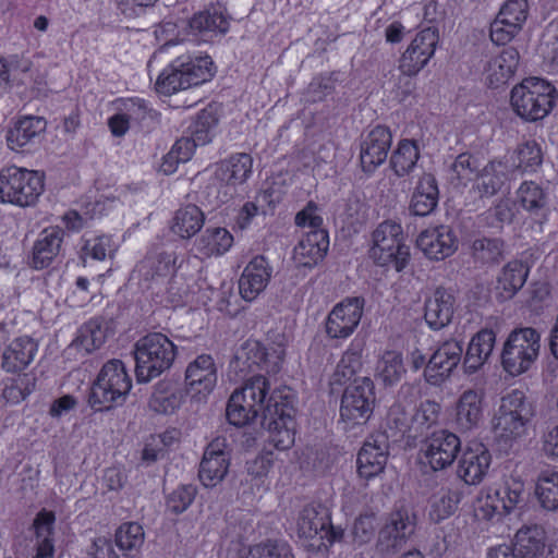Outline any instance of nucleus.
<instances>
[{"label":"nucleus","mask_w":558,"mask_h":558,"mask_svg":"<svg viewBox=\"0 0 558 558\" xmlns=\"http://www.w3.org/2000/svg\"><path fill=\"white\" fill-rule=\"evenodd\" d=\"M286 398L292 400L290 393L283 395L279 390L270 392L268 378L255 375L230 396L226 415L230 424L244 426L259 415L264 418L267 414L277 413Z\"/></svg>","instance_id":"obj_1"},{"label":"nucleus","mask_w":558,"mask_h":558,"mask_svg":"<svg viewBox=\"0 0 558 558\" xmlns=\"http://www.w3.org/2000/svg\"><path fill=\"white\" fill-rule=\"evenodd\" d=\"M132 388V379L121 360H110L101 367L90 387L88 404L94 411H109L122 405Z\"/></svg>","instance_id":"obj_2"},{"label":"nucleus","mask_w":558,"mask_h":558,"mask_svg":"<svg viewBox=\"0 0 558 558\" xmlns=\"http://www.w3.org/2000/svg\"><path fill=\"white\" fill-rule=\"evenodd\" d=\"M177 356V347L161 332L138 339L134 347L135 374L138 383H147L168 371Z\"/></svg>","instance_id":"obj_3"},{"label":"nucleus","mask_w":558,"mask_h":558,"mask_svg":"<svg viewBox=\"0 0 558 558\" xmlns=\"http://www.w3.org/2000/svg\"><path fill=\"white\" fill-rule=\"evenodd\" d=\"M214 75V63L210 57H178L165 69L156 81V90L171 95L207 82Z\"/></svg>","instance_id":"obj_4"},{"label":"nucleus","mask_w":558,"mask_h":558,"mask_svg":"<svg viewBox=\"0 0 558 558\" xmlns=\"http://www.w3.org/2000/svg\"><path fill=\"white\" fill-rule=\"evenodd\" d=\"M557 90L549 82L539 77H527L511 90L514 112L526 121L544 119L553 110Z\"/></svg>","instance_id":"obj_5"},{"label":"nucleus","mask_w":558,"mask_h":558,"mask_svg":"<svg viewBox=\"0 0 558 558\" xmlns=\"http://www.w3.org/2000/svg\"><path fill=\"white\" fill-rule=\"evenodd\" d=\"M541 350V333L532 327L511 330L500 354L501 366L511 376L526 373L536 362Z\"/></svg>","instance_id":"obj_6"},{"label":"nucleus","mask_w":558,"mask_h":558,"mask_svg":"<svg viewBox=\"0 0 558 558\" xmlns=\"http://www.w3.org/2000/svg\"><path fill=\"white\" fill-rule=\"evenodd\" d=\"M43 192L44 177L39 172L16 166L0 170V204L32 206Z\"/></svg>","instance_id":"obj_7"},{"label":"nucleus","mask_w":558,"mask_h":558,"mask_svg":"<svg viewBox=\"0 0 558 558\" xmlns=\"http://www.w3.org/2000/svg\"><path fill=\"white\" fill-rule=\"evenodd\" d=\"M317 209L314 203H308L295 216L296 226L311 228L293 251V258L300 266L316 265L324 258L329 246L328 233L322 229L323 218L317 214Z\"/></svg>","instance_id":"obj_8"},{"label":"nucleus","mask_w":558,"mask_h":558,"mask_svg":"<svg viewBox=\"0 0 558 558\" xmlns=\"http://www.w3.org/2000/svg\"><path fill=\"white\" fill-rule=\"evenodd\" d=\"M401 225L386 220L373 232V245L369 250V257L378 266H392L401 271L410 258V248L403 242Z\"/></svg>","instance_id":"obj_9"},{"label":"nucleus","mask_w":558,"mask_h":558,"mask_svg":"<svg viewBox=\"0 0 558 558\" xmlns=\"http://www.w3.org/2000/svg\"><path fill=\"white\" fill-rule=\"evenodd\" d=\"M534 415L533 404L526 393L513 389L500 400L494 416V429L502 438L515 439L525 432V426Z\"/></svg>","instance_id":"obj_10"},{"label":"nucleus","mask_w":558,"mask_h":558,"mask_svg":"<svg viewBox=\"0 0 558 558\" xmlns=\"http://www.w3.org/2000/svg\"><path fill=\"white\" fill-rule=\"evenodd\" d=\"M375 387L369 377L355 378L341 398L340 423L344 430H351L366 424L373 414Z\"/></svg>","instance_id":"obj_11"},{"label":"nucleus","mask_w":558,"mask_h":558,"mask_svg":"<svg viewBox=\"0 0 558 558\" xmlns=\"http://www.w3.org/2000/svg\"><path fill=\"white\" fill-rule=\"evenodd\" d=\"M416 519L405 509H399L389 514L384 526L379 530L377 550L384 557H391L400 551L414 534Z\"/></svg>","instance_id":"obj_12"},{"label":"nucleus","mask_w":558,"mask_h":558,"mask_svg":"<svg viewBox=\"0 0 558 558\" xmlns=\"http://www.w3.org/2000/svg\"><path fill=\"white\" fill-rule=\"evenodd\" d=\"M253 158L245 153H238L221 161L215 171V178L221 183L217 192V204L228 202L235 193V186L243 184L252 174Z\"/></svg>","instance_id":"obj_13"},{"label":"nucleus","mask_w":558,"mask_h":558,"mask_svg":"<svg viewBox=\"0 0 558 558\" xmlns=\"http://www.w3.org/2000/svg\"><path fill=\"white\" fill-rule=\"evenodd\" d=\"M438 40V31L434 27L417 33L399 60L400 72L407 77L416 75L434 56Z\"/></svg>","instance_id":"obj_14"},{"label":"nucleus","mask_w":558,"mask_h":558,"mask_svg":"<svg viewBox=\"0 0 558 558\" xmlns=\"http://www.w3.org/2000/svg\"><path fill=\"white\" fill-rule=\"evenodd\" d=\"M364 300L348 298L333 306L325 323L330 339H347L359 326L363 315Z\"/></svg>","instance_id":"obj_15"},{"label":"nucleus","mask_w":558,"mask_h":558,"mask_svg":"<svg viewBox=\"0 0 558 558\" xmlns=\"http://www.w3.org/2000/svg\"><path fill=\"white\" fill-rule=\"evenodd\" d=\"M460 449V438L447 429L433 432L422 446L424 459L434 471L445 470L451 465Z\"/></svg>","instance_id":"obj_16"},{"label":"nucleus","mask_w":558,"mask_h":558,"mask_svg":"<svg viewBox=\"0 0 558 558\" xmlns=\"http://www.w3.org/2000/svg\"><path fill=\"white\" fill-rule=\"evenodd\" d=\"M294 408L292 400L286 398L277 413L262 418V426L267 432V441L278 450H287L294 444Z\"/></svg>","instance_id":"obj_17"},{"label":"nucleus","mask_w":558,"mask_h":558,"mask_svg":"<svg viewBox=\"0 0 558 558\" xmlns=\"http://www.w3.org/2000/svg\"><path fill=\"white\" fill-rule=\"evenodd\" d=\"M463 353V347L458 340H447L429 357L424 377L430 385L444 383L458 366Z\"/></svg>","instance_id":"obj_18"},{"label":"nucleus","mask_w":558,"mask_h":558,"mask_svg":"<svg viewBox=\"0 0 558 558\" xmlns=\"http://www.w3.org/2000/svg\"><path fill=\"white\" fill-rule=\"evenodd\" d=\"M392 143V134L387 126L372 129L360 143V161L364 172L372 173L383 165Z\"/></svg>","instance_id":"obj_19"},{"label":"nucleus","mask_w":558,"mask_h":558,"mask_svg":"<svg viewBox=\"0 0 558 558\" xmlns=\"http://www.w3.org/2000/svg\"><path fill=\"white\" fill-rule=\"evenodd\" d=\"M416 245L429 259L442 260L457 251L458 239L451 227L438 226L421 232Z\"/></svg>","instance_id":"obj_20"},{"label":"nucleus","mask_w":558,"mask_h":558,"mask_svg":"<svg viewBox=\"0 0 558 558\" xmlns=\"http://www.w3.org/2000/svg\"><path fill=\"white\" fill-rule=\"evenodd\" d=\"M226 439L216 438L211 441L199 464L198 477L204 486L214 487L226 476L229 469V454L225 450Z\"/></svg>","instance_id":"obj_21"},{"label":"nucleus","mask_w":558,"mask_h":558,"mask_svg":"<svg viewBox=\"0 0 558 558\" xmlns=\"http://www.w3.org/2000/svg\"><path fill=\"white\" fill-rule=\"evenodd\" d=\"M484 418V392L476 389L463 391L456 403L454 424L460 433L480 427Z\"/></svg>","instance_id":"obj_22"},{"label":"nucleus","mask_w":558,"mask_h":558,"mask_svg":"<svg viewBox=\"0 0 558 558\" xmlns=\"http://www.w3.org/2000/svg\"><path fill=\"white\" fill-rule=\"evenodd\" d=\"M271 278V268L267 259L255 256L244 268L239 279V291L243 300L252 302L266 289Z\"/></svg>","instance_id":"obj_23"},{"label":"nucleus","mask_w":558,"mask_h":558,"mask_svg":"<svg viewBox=\"0 0 558 558\" xmlns=\"http://www.w3.org/2000/svg\"><path fill=\"white\" fill-rule=\"evenodd\" d=\"M456 299L451 292L438 287L425 298L424 319L429 328L440 330L448 326L453 317Z\"/></svg>","instance_id":"obj_24"},{"label":"nucleus","mask_w":558,"mask_h":558,"mask_svg":"<svg viewBox=\"0 0 558 558\" xmlns=\"http://www.w3.org/2000/svg\"><path fill=\"white\" fill-rule=\"evenodd\" d=\"M217 366L209 354H201L189 363L185 384L190 391L208 395L217 384Z\"/></svg>","instance_id":"obj_25"},{"label":"nucleus","mask_w":558,"mask_h":558,"mask_svg":"<svg viewBox=\"0 0 558 558\" xmlns=\"http://www.w3.org/2000/svg\"><path fill=\"white\" fill-rule=\"evenodd\" d=\"M490 465V454L483 445L463 451L458 465V476L468 485L480 484Z\"/></svg>","instance_id":"obj_26"},{"label":"nucleus","mask_w":558,"mask_h":558,"mask_svg":"<svg viewBox=\"0 0 558 558\" xmlns=\"http://www.w3.org/2000/svg\"><path fill=\"white\" fill-rule=\"evenodd\" d=\"M64 231L59 227L44 229L33 246L31 266L35 269L49 267L61 251Z\"/></svg>","instance_id":"obj_27"},{"label":"nucleus","mask_w":558,"mask_h":558,"mask_svg":"<svg viewBox=\"0 0 558 558\" xmlns=\"http://www.w3.org/2000/svg\"><path fill=\"white\" fill-rule=\"evenodd\" d=\"M175 257L173 253L160 252L147 255L136 266L134 274L146 284V289H153V283L163 282L174 269Z\"/></svg>","instance_id":"obj_28"},{"label":"nucleus","mask_w":558,"mask_h":558,"mask_svg":"<svg viewBox=\"0 0 558 558\" xmlns=\"http://www.w3.org/2000/svg\"><path fill=\"white\" fill-rule=\"evenodd\" d=\"M547 547V536L543 526L524 525L514 535L511 546L517 558H542Z\"/></svg>","instance_id":"obj_29"},{"label":"nucleus","mask_w":558,"mask_h":558,"mask_svg":"<svg viewBox=\"0 0 558 558\" xmlns=\"http://www.w3.org/2000/svg\"><path fill=\"white\" fill-rule=\"evenodd\" d=\"M38 343L28 336L14 339L2 354V368L8 373L25 369L35 359Z\"/></svg>","instance_id":"obj_30"},{"label":"nucleus","mask_w":558,"mask_h":558,"mask_svg":"<svg viewBox=\"0 0 558 558\" xmlns=\"http://www.w3.org/2000/svg\"><path fill=\"white\" fill-rule=\"evenodd\" d=\"M191 31L205 40L222 36L229 31V20L219 7H213L193 15L189 22Z\"/></svg>","instance_id":"obj_31"},{"label":"nucleus","mask_w":558,"mask_h":558,"mask_svg":"<svg viewBox=\"0 0 558 558\" xmlns=\"http://www.w3.org/2000/svg\"><path fill=\"white\" fill-rule=\"evenodd\" d=\"M46 122L38 117H24L20 119L7 133V143L10 149L19 151L36 143L45 131Z\"/></svg>","instance_id":"obj_32"},{"label":"nucleus","mask_w":558,"mask_h":558,"mask_svg":"<svg viewBox=\"0 0 558 558\" xmlns=\"http://www.w3.org/2000/svg\"><path fill=\"white\" fill-rule=\"evenodd\" d=\"M520 54L514 47L505 48L498 56L489 60L486 72L490 87L497 88L506 84L514 74Z\"/></svg>","instance_id":"obj_33"},{"label":"nucleus","mask_w":558,"mask_h":558,"mask_svg":"<svg viewBox=\"0 0 558 558\" xmlns=\"http://www.w3.org/2000/svg\"><path fill=\"white\" fill-rule=\"evenodd\" d=\"M357 472L361 477L373 478L381 473L387 463V446L378 440L366 441L357 454Z\"/></svg>","instance_id":"obj_34"},{"label":"nucleus","mask_w":558,"mask_h":558,"mask_svg":"<svg viewBox=\"0 0 558 558\" xmlns=\"http://www.w3.org/2000/svg\"><path fill=\"white\" fill-rule=\"evenodd\" d=\"M463 493L458 485L442 486L429 500L428 517L439 523L451 517L458 509Z\"/></svg>","instance_id":"obj_35"},{"label":"nucleus","mask_w":558,"mask_h":558,"mask_svg":"<svg viewBox=\"0 0 558 558\" xmlns=\"http://www.w3.org/2000/svg\"><path fill=\"white\" fill-rule=\"evenodd\" d=\"M508 181L506 166L500 161L488 162L477 174L474 189L480 197H493L499 193Z\"/></svg>","instance_id":"obj_36"},{"label":"nucleus","mask_w":558,"mask_h":558,"mask_svg":"<svg viewBox=\"0 0 558 558\" xmlns=\"http://www.w3.org/2000/svg\"><path fill=\"white\" fill-rule=\"evenodd\" d=\"M330 519L327 509L322 506H305L298 518L296 532L300 537L314 538L318 533L328 531Z\"/></svg>","instance_id":"obj_37"},{"label":"nucleus","mask_w":558,"mask_h":558,"mask_svg":"<svg viewBox=\"0 0 558 558\" xmlns=\"http://www.w3.org/2000/svg\"><path fill=\"white\" fill-rule=\"evenodd\" d=\"M184 393L169 381H159L155 385L149 398V409L158 414H172L183 403Z\"/></svg>","instance_id":"obj_38"},{"label":"nucleus","mask_w":558,"mask_h":558,"mask_svg":"<svg viewBox=\"0 0 558 558\" xmlns=\"http://www.w3.org/2000/svg\"><path fill=\"white\" fill-rule=\"evenodd\" d=\"M494 493L497 496L496 500L501 501L500 508L509 513L523 508L529 496L523 480L513 475L506 476Z\"/></svg>","instance_id":"obj_39"},{"label":"nucleus","mask_w":558,"mask_h":558,"mask_svg":"<svg viewBox=\"0 0 558 558\" xmlns=\"http://www.w3.org/2000/svg\"><path fill=\"white\" fill-rule=\"evenodd\" d=\"M205 216L196 205L179 208L172 219L171 231L181 239H191L203 227Z\"/></svg>","instance_id":"obj_40"},{"label":"nucleus","mask_w":558,"mask_h":558,"mask_svg":"<svg viewBox=\"0 0 558 558\" xmlns=\"http://www.w3.org/2000/svg\"><path fill=\"white\" fill-rule=\"evenodd\" d=\"M56 517L54 513L41 510L37 513L33 522V529L36 534V554L33 558H53L54 547L51 539Z\"/></svg>","instance_id":"obj_41"},{"label":"nucleus","mask_w":558,"mask_h":558,"mask_svg":"<svg viewBox=\"0 0 558 558\" xmlns=\"http://www.w3.org/2000/svg\"><path fill=\"white\" fill-rule=\"evenodd\" d=\"M517 199L523 209L535 216H545L548 193L534 181H524L517 191Z\"/></svg>","instance_id":"obj_42"},{"label":"nucleus","mask_w":558,"mask_h":558,"mask_svg":"<svg viewBox=\"0 0 558 558\" xmlns=\"http://www.w3.org/2000/svg\"><path fill=\"white\" fill-rule=\"evenodd\" d=\"M529 276V267L521 260L506 264L497 277V288L505 298L510 299L524 286Z\"/></svg>","instance_id":"obj_43"},{"label":"nucleus","mask_w":558,"mask_h":558,"mask_svg":"<svg viewBox=\"0 0 558 558\" xmlns=\"http://www.w3.org/2000/svg\"><path fill=\"white\" fill-rule=\"evenodd\" d=\"M106 340V332L98 319H90L77 330L70 348L82 352L83 355L99 349Z\"/></svg>","instance_id":"obj_44"},{"label":"nucleus","mask_w":558,"mask_h":558,"mask_svg":"<svg viewBox=\"0 0 558 558\" xmlns=\"http://www.w3.org/2000/svg\"><path fill=\"white\" fill-rule=\"evenodd\" d=\"M505 241L500 238L478 236L471 243V256L482 265L498 264L504 258Z\"/></svg>","instance_id":"obj_45"},{"label":"nucleus","mask_w":558,"mask_h":558,"mask_svg":"<svg viewBox=\"0 0 558 558\" xmlns=\"http://www.w3.org/2000/svg\"><path fill=\"white\" fill-rule=\"evenodd\" d=\"M363 345L360 341H352L342 354L332 375V384L343 385L350 380L362 367Z\"/></svg>","instance_id":"obj_46"},{"label":"nucleus","mask_w":558,"mask_h":558,"mask_svg":"<svg viewBox=\"0 0 558 558\" xmlns=\"http://www.w3.org/2000/svg\"><path fill=\"white\" fill-rule=\"evenodd\" d=\"M233 243L232 234L225 228H207L197 241V250L206 256L221 255Z\"/></svg>","instance_id":"obj_47"},{"label":"nucleus","mask_w":558,"mask_h":558,"mask_svg":"<svg viewBox=\"0 0 558 558\" xmlns=\"http://www.w3.org/2000/svg\"><path fill=\"white\" fill-rule=\"evenodd\" d=\"M535 495L543 509L558 510V472H541L536 481Z\"/></svg>","instance_id":"obj_48"},{"label":"nucleus","mask_w":558,"mask_h":558,"mask_svg":"<svg viewBox=\"0 0 558 558\" xmlns=\"http://www.w3.org/2000/svg\"><path fill=\"white\" fill-rule=\"evenodd\" d=\"M404 373L402 354L397 351H385L376 364V377L386 386L396 385Z\"/></svg>","instance_id":"obj_49"},{"label":"nucleus","mask_w":558,"mask_h":558,"mask_svg":"<svg viewBox=\"0 0 558 558\" xmlns=\"http://www.w3.org/2000/svg\"><path fill=\"white\" fill-rule=\"evenodd\" d=\"M420 158L418 147L414 141L402 140L390 157V166L398 177H403L415 167Z\"/></svg>","instance_id":"obj_50"},{"label":"nucleus","mask_w":558,"mask_h":558,"mask_svg":"<svg viewBox=\"0 0 558 558\" xmlns=\"http://www.w3.org/2000/svg\"><path fill=\"white\" fill-rule=\"evenodd\" d=\"M441 405L434 400H424L416 408L412 420L411 427L413 429V438L422 436L423 433L435 426L440 416Z\"/></svg>","instance_id":"obj_51"},{"label":"nucleus","mask_w":558,"mask_h":558,"mask_svg":"<svg viewBox=\"0 0 558 558\" xmlns=\"http://www.w3.org/2000/svg\"><path fill=\"white\" fill-rule=\"evenodd\" d=\"M114 539L122 551L133 556L143 546L145 533L137 522H125L117 529Z\"/></svg>","instance_id":"obj_52"},{"label":"nucleus","mask_w":558,"mask_h":558,"mask_svg":"<svg viewBox=\"0 0 558 558\" xmlns=\"http://www.w3.org/2000/svg\"><path fill=\"white\" fill-rule=\"evenodd\" d=\"M197 146L199 145L196 144L190 135L178 140L171 150L165 156L160 166L161 171L166 174L173 173L178 163L186 162L191 159Z\"/></svg>","instance_id":"obj_53"},{"label":"nucleus","mask_w":558,"mask_h":558,"mask_svg":"<svg viewBox=\"0 0 558 558\" xmlns=\"http://www.w3.org/2000/svg\"><path fill=\"white\" fill-rule=\"evenodd\" d=\"M217 118L211 110H202L189 126V135L199 146L211 142L217 125Z\"/></svg>","instance_id":"obj_54"},{"label":"nucleus","mask_w":558,"mask_h":558,"mask_svg":"<svg viewBox=\"0 0 558 558\" xmlns=\"http://www.w3.org/2000/svg\"><path fill=\"white\" fill-rule=\"evenodd\" d=\"M243 558H294L291 546L282 541L254 545Z\"/></svg>","instance_id":"obj_55"},{"label":"nucleus","mask_w":558,"mask_h":558,"mask_svg":"<svg viewBox=\"0 0 558 558\" xmlns=\"http://www.w3.org/2000/svg\"><path fill=\"white\" fill-rule=\"evenodd\" d=\"M197 489L192 484L181 485L167 497L168 509L175 514L184 512L193 502Z\"/></svg>","instance_id":"obj_56"},{"label":"nucleus","mask_w":558,"mask_h":558,"mask_svg":"<svg viewBox=\"0 0 558 558\" xmlns=\"http://www.w3.org/2000/svg\"><path fill=\"white\" fill-rule=\"evenodd\" d=\"M498 15L508 24L523 27L529 15L527 0H507L500 8Z\"/></svg>","instance_id":"obj_57"},{"label":"nucleus","mask_w":558,"mask_h":558,"mask_svg":"<svg viewBox=\"0 0 558 558\" xmlns=\"http://www.w3.org/2000/svg\"><path fill=\"white\" fill-rule=\"evenodd\" d=\"M519 168L535 171L542 165L543 154L535 141H526L518 147Z\"/></svg>","instance_id":"obj_58"},{"label":"nucleus","mask_w":558,"mask_h":558,"mask_svg":"<svg viewBox=\"0 0 558 558\" xmlns=\"http://www.w3.org/2000/svg\"><path fill=\"white\" fill-rule=\"evenodd\" d=\"M252 350H255L260 355L259 362L265 364L268 373L276 374L280 371L286 355V350L282 345L277 344L265 348L256 342Z\"/></svg>","instance_id":"obj_59"},{"label":"nucleus","mask_w":558,"mask_h":558,"mask_svg":"<svg viewBox=\"0 0 558 558\" xmlns=\"http://www.w3.org/2000/svg\"><path fill=\"white\" fill-rule=\"evenodd\" d=\"M522 28L508 24V21H502L498 14L490 24L489 36L494 44L500 46L510 43Z\"/></svg>","instance_id":"obj_60"},{"label":"nucleus","mask_w":558,"mask_h":558,"mask_svg":"<svg viewBox=\"0 0 558 558\" xmlns=\"http://www.w3.org/2000/svg\"><path fill=\"white\" fill-rule=\"evenodd\" d=\"M496 494L488 493L485 497L478 499V506L475 509L476 517L483 520L501 519L509 512L506 509L500 508L501 501H497Z\"/></svg>","instance_id":"obj_61"},{"label":"nucleus","mask_w":558,"mask_h":558,"mask_svg":"<svg viewBox=\"0 0 558 558\" xmlns=\"http://www.w3.org/2000/svg\"><path fill=\"white\" fill-rule=\"evenodd\" d=\"M387 426L390 430H395L392 437H404L408 434L413 435L414 430L410 429L411 425L408 424V416L401 405H392L387 415Z\"/></svg>","instance_id":"obj_62"},{"label":"nucleus","mask_w":558,"mask_h":558,"mask_svg":"<svg viewBox=\"0 0 558 558\" xmlns=\"http://www.w3.org/2000/svg\"><path fill=\"white\" fill-rule=\"evenodd\" d=\"M496 333L492 329H482L471 339L468 349L477 353V356L488 359L494 350Z\"/></svg>","instance_id":"obj_63"},{"label":"nucleus","mask_w":558,"mask_h":558,"mask_svg":"<svg viewBox=\"0 0 558 558\" xmlns=\"http://www.w3.org/2000/svg\"><path fill=\"white\" fill-rule=\"evenodd\" d=\"M542 53L551 63H558V20L550 22L544 31Z\"/></svg>","instance_id":"obj_64"}]
</instances>
